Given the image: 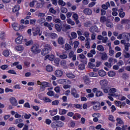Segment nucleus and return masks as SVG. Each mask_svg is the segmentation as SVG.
<instances>
[{"instance_id": "obj_1", "label": "nucleus", "mask_w": 130, "mask_h": 130, "mask_svg": "<svg viewBox=\"0 0 130 130\" xmlns=\"http://www.w3.org/2000/svg\"><path fill=\"white\" fill-rule=\"evenodd\" d=\"M37 85H39V86H40V89L42 92H43V91L45 90L46 88H48L49 87H50V84H49V83L45 81L41 82L39 80L37 81Z\"/></svg>"}, {"instance_id": "obj_2", "label": "nucleus", "mask_w": 130, "mask_h": 130, "mask_svg": "<svg viewBox=\"0 0 130 130\" xmlns=\"http://www.w3.org/2000/svg\"><path fill=\"white\" fill-rule=\"evenodd\" d=\"M30 51L32 53H34V54H37V53H40L41 50L39 49V45L38 44H34L31 47L30 49Z\"/></svg>"}, {"instance_id": "obj_3", "label": "nucleus", "mask_w": 130, "mask_h": 130, "mask_svg": "<svg viewBox=\"0 0 130 130\" xmlns=\"http://www.w3.org/2000/svg\"><path fill=\"white\" fill-rule=\"evenodd\" d=\"M51 49H52L51 46L47 45L46 47L43 49L41 51L42 55H46V54H48V53H49V52L51 51Z\"/></svg>"}, {"instance_id": "obj_4", "label": "nucleus", "mask_w": 130, "mask_h": 130, "mask_svg": "<svg viewBox=\"0 0 130 130\" xmlns=\"http://www.w3.org/2000/svg\"><path fill=\"white\" fill-rule=\"evenodd\" d=\"M117 91V89H116V88H112L109 90V95L110 96H112V97H118V94L115 93H116Z\"/></svg>"}, {"instance_id": "obj_5", "label": "nucleus", "mask_w": 130, "mask_h": 130, "mask_svg": "<svg viewBox=\"0 0 130 130\" xmlns=\"http://www.w3.org/2000/svg\"><path fill=\"white\" fill-rule=\"evenodd\" d=\"M102 89H105L108 86V81L106 79L101 80L100 82Z\"/></svg>"}, {"instance_id": "obj_6", "label": "nucleus", "mask_w": 130, "mask_h": 130, "mask_svg": "<svg viewBox=\"0 0 130 130\" xmlns=\"http://www.w3.org/2000/svg\"><path fill=\"white\" fill-rule=\"evenodd\" d=\"M32 31L33 36H37V35L41 36V33H40V28H39V27H36V28H34L32 29Z\"/></svg>"}, {"instance_id": "obj_7", "label": "nucleus", "mask_w": 130, "mask_h": 130, "mask_svg": "<svg viewBox=\"0 0 130 130\" xmlns=\"http://www.w3.org/2000/svg\"><path fill=\"white\" fill-rule=\"evenodd\" d=\"M60 27L64 32H67L68 30H70L71 29V25H67V24H60Z\"/></svg>"}, {"instance_id": "obj_8", "label": "nucleus", "mask_w": 130, "mask_h": 130, "mask_svg": "<svg viewBox=\"0 0 130 130\" xmlns=\"http://www.w3.org/2000/svg\"><path fill=\"white\" fill-rule=\"evenodd\" d=\"M93 104H94L93 106V110L94 111H97L98 110H99L100 109V108L99 106H100V103L98 102H92Z\"/></svg>"}, {"instance_id": "obj_9", "label": "nucleus", "mask_w": 130, "mask_h": 130, "mask_svg": "<svg viewBox=\"0 0 130 130\" xmlns=\"http://www.w3.org/2000/svg\"><path fill=\"white\" fill-rule=\"evenodd\" d=\"M9 101L10 103H11L12 105H13V106H17V105H18V102L17 101V99L14 97L11 98L9 99Z\"/></svg>"}, {"instance_id": "obj_10", "label": "nucleus", "mask_w": 130, "mask_h": 130, "mask_svg": "<svg viewBox=\"0 0 130 130\" xmlns=\"http://www.w3.org/2000/svg\"><path fill=\"white\" fill-rule=\"evenodd\" d=\"M69 58H72V60H76L77 59V55L75 54V52H74V51H71L69 53Z\"/></svg>"}, {"instance_id": "obj_11", "label": "nucleus", "mask_w": 130, "mask_h": 130, "mask_svg": "<svg viewBox=\"0 0 130 130\" xmlns=\"http://www.w3.org/2000/svg\"><path fill=\"white\" fill-rule=\"evenodd\" d=\"M23 38L22 35H19L18 37L15 39V42L17 44H21L23 42Z\"/></svg>"}, {"instance_id": "obj_12", "label": "nucleus", "mask_w": 130, "mask_h": 130, "mask_svg": "<svg viewBox=\"0 0 130 130\" xmlns=\"http://www.w3.org/2000/svg\"><path fill=\"white\" fill-rule=\"evenodd\" d=\"M71 95L74 97V98L78 99L79 97V94L77 92V90L75 88H72L71 89Z\"/></svg>"}, {"instance_id": "obj_13", "label": "nucleus", "mask_w": 130, "mask_h": 130, "mask_svg": "<svg viewBox=\"0 0 130 130\" xmlns=\"http://www.w3.org/2000/svg\"><path fill=\"white\" fill-rule=\"evenodd\" d=\"M55 76L58 78H60L63 75V72L60 70H57L55 71Z\"/></svg>"}, {"instance_id": "obj_14", "label": "nucleus", "mask_w": 130, "mask_h": 130, "mask_svg": "<svg viewBox=\"0 0 130 130\" xmlns=\"http://www.w3.org/2000/svg\"><path fill=\"white\" fill-rule=\"evenodd\" d=\"M83 13L85 15H87V16H91L92 15V10L90 8H85L83 10Z\"/></svg>"}, {"instance_id": "obj_15", "label": "nucleus", "mask_w": 130, "mask_h": 130, "mask_svg": "<svg viewBox=\"0 0 130 130\" xmlns=\"http://www.w3.org/2000/svg\"><path fill=\"white\" fill-rule=\"evenodd\" d=\"M56 55L60 57L61 59H66V58H68V54L66 53H62L60 54L59 53H56Z\"/></svg>"}, {"instance_id": "obj_16", "label": "nucleus", "mask_w": 130, "mask_h": 130, "mask_svg": "<svg viewBox=\"0 0 130 130\" xmlns=\"http://www.w3.org/2000/svg\"><path fill=\"white\" fill-rule=\"evenodd\" d=\"M70 81L66 79H59L57 80L58 84H61V85H66L67 83H69Z\"/></svg>"}, {"instance_id": "obj_17", "label": "nucleus", "mask_w": 130, "mask_h": 130, "mask_svg": "<svg viewBox=\"0 0 130 130\" xmlns=\"http://www.w3.org/2000/svg\"><path fill=\"white\" fill-rule=\"evenodd\" d=\"M83 81L84 82V84L86 85L87 86H88V85L90 84V83H91V81H90V79H89V77L88 76H85L83 77Z\"/></svg>"}, {"instance_id": "obj_18", "label": "nucleus", "mask_w": 130, "mask_h": 130, "mask_svg": "<svg viewBox=\"0 0 130 130\" xmlns=\"http://www.w3.org/2000/svg\"><path fill=\"white\" fill-rule=\"evenodd\" d=\"M90 32L91 33H94V32H99V29H98V27L96 26H91L89 29Z\"/></svg>"}, {"instance_id": "obj_19", "label": "nucleus", "mask_w": 130, "mask_h": 130, "mask_svg": "<svg viewBox=\"0 0 130 130\" xmlns=\"http://www.w3.org/2000/svg\"><path fill=\"white\" fill-rule=\"evenodd\" d=\"M90 41H91L90 38H86L85 39V47L86 48H87V49H89L91 47L90 46Z\"/></svg>"}, {"instance_id": "obj_20", "label": "nucleus", "mask_w": 130, "mask_h": 130, "mask_svg": "<svg viewBox=\"0 0 130 130\" xmlns=\"http://www.w3.org/2000/svg\"><path fill=\"white\" fill-rule=\"evenodd\" d=\"M101 57L103 60H107L108 58V56H107V54L106 52L101 53Z\"/></svg>"}, {"instance_id": "obj_21", "label": "nucleus", "mask_w": 130, "mask_h": 130, "mask_svg": "<svg viewBox=\"0 0 130 130\" xmlns=\"http://www.w3.org/2000/svg\"><path fill=\"white\" fill-rule=\"evenodd\" d=\"M78 56L79 57V58L80 59H84V61H83V63H87L88 62V60L87 59V58H86V56H85L83 54H80Z\"/></svg>"}, {"instance_id": "obj_22", "label": "nucleus", "mask_w": 130, "mask_h": 130, "mask_svg": "<svg viewBox=\"0 0 130 130\" xmlns=\"http://www.w3.org/2000/svg\"><path fill=\"white\" fill-rule=\"evenodd\" d=\"M66 76L69 79H75L76 75L73 74L72 72H68L66 73Z\"/></svg>"}, {"instance_id": "obj_23", "label": "nucleus", "mask_w": 130, "mask_h": 130, "mask_svg": "<svg viewBox=\"0 0 130 130\" xmlns=\"http://www.w3.org/2000/svg\"><path fill=\"white\" fill-rule=\"evenodd\" d=\"M35 15L39 17V18H44L45 17V13H42L39 11H37Z\"/></svg>"}, {"instance_id": "obj_24", "label": "nucleus", "mask_w": 130, "mask_h": 130, "mask_svg": "<svg viewBox=\"0 0 130 130\" xmlns=\"http://www.w3.org/2000/svg\"><path fill=\"white\" fill-rule=\"evenodd\" d=\"M110 7V3L109 2H106L105 4L102 5V8L103 10H108V8Z\"/></svg>"}, {"instance_id": "obj_25", "label": "nucleus", "mask_w": 130, "mask_h": 130, "mask_svg": "<svg viewBox=\"0 0 130 130\" xmlns=\"http://www.w3.org/2000/svg\"><path fill=\"white\" fill-rule=\"evenodd\" d=\"M59 110V114L60 115H64V114H67V113L68 112V110L64 109H58Z\"/></svg>"}, {"instance_id": "obj_26", "label": "nucleus", "mask_w": 130, "mask_h": 130, "mask_svg": "<svg viewBox=\"0 0 130 130\" xmlns=\"http://www.w3.org/2000/svg\"><path fill=\"white\" fill-rule=\"evenodd\" d=\"M46 59H49V60L52 61L53 59H54V55H47L45 57V60H46Z\"/></svg>"}, {"instance_id": "obj_27", "label": "nucleus", "mask_w": 130, "mask_h": 130, "mask_svg": "<svg viewBox=\"0 0 130 130\" xmlns=\"http://www.w3.org/2000/svg\"><path fill=\"white\" fill-rule=\"evenodd\" d=\"M12 27L13 28L14 30H15V31H19V30H20L19 24H18L17 23H13Z\"/></svg>"}, {"instance_id": "obj_28", "label": "nucleus", "mask_w": 130, "mask_h": 130, "mask_svg": "<svg viewBox=\"0 0 130 130\" xmlns=\"http://www.w3.org/2000/svg\"><path fill=\"white\" fill-rule=\"evenodd\" d=\"M98 74L100 77H105L106 76V72L103 70L99 71Z\"/></svg>"}, {"instance_id": "obj_29", "label": "nucleus", "mask_w": 130, "mask_h": 130, "mask_svg": "<svg viewBox=\"0 0 130 130\" xmlns=\"http://www.w3.org/2000/svg\"><path fill=\"white\" fill-rule=\"evenodd\" d=\"M2 54L5 57H9V56L10 55V51L9 50H4Z\"/></svg>"}, {"instance_id": "obj_30", "label": "nucleus", "mask_w": 130, "mask_h": 130, "mask_svg": "<svg viewBox=\"0 0 130 130\" xmlns=\"http://www.w3.org/2000/svg\"><path fill=\"white\" fill-rule=\"evenodd\" d=\"M123 39H126L127 41H129V38L128 36V33L124 32L122 34Z\"/></svg>"}, {"instance_id": "obj_31", "label": "nucleus", "mask_w": 130, "mask_h": 130, "mask_svg": "<svg viewBox=\"0 0 130 130\" xmlns=\"http://www.w3.org/2000/svg\"><path fill=\"white\" fill-rule=\"evenodd\" d=\"M46 21L45 18H40L38 19V22L42 26L45 23Z\"/></svg>"}, {"instance_id": "obj_32", "label": "nucleus", "mask_w": 130, "mask_h": 130, "mask_svg": "<svg viewBox=\"0 0 130 130\" xmlns=\"http://www.w3.org/2000/svg\"><path fill=\"white\" fill-rule=\"evenodd\" d=\"M96 49L99 50V51H101L102 52H103L104 51V47L101 45H99L97 46Z\"/></svg>"}, {"instance_id": "obj_33", "label": "nucleus", "mask_w": 130, "mask_h": 130, "mask_svg": "<svg viewBox=\"0 0 130 130\" xmlns=\"http://www.w3.org/2000/svg\"><path fill=\"white\" fill-rule=\"evenodd\" d=\"M58 43L60 45H62V44H64V40H63V38L59 37L58 39Z\"/></svg>"}, {"instance_id": "obj_34", "label": "nucleus", "mask_w": 130, "mask_h": 130, "mask_svg": "<svg viewBox=\"0 0 130 130\" xmlns=\"http://www.w3.org/2000/svg\"><path fill=\"white\" fill-rule=\"evenodd\" d=\"M49 112L50 113V115H51V116H53L54 115H55V114H57V109H54L53 110H50Z\"/></svg>"}, {"instance_id": "obj_35", "label": "nucleus", "mask_w": 130, "mask_h": 130, "mask_svg": "<svg viewBox=\"0 0 130 130\" xmlns=\"http://www.w3.org/2000/svg\"><path fill=\"white\" fill-rule=\"evenodd\" d=\"M20 10V5L15 6L12 9V12L14 13H16V12H18Z\"/></svg>"}, {"instance_id": "obj_36", "label": "nucleus", "mask_w": 130, "mask_h": 130, "mask_svg": "<svg viewBox=\"0 0 130 130\" xmlns=\"http://www.w3.org/2000/svg\"><path fill=\"white\" fill-rule=\"evenodd\" d=\"M16 49L17 51H23L24 50V47L22 45H19L16 47Z\"/></svg>"}, {"instance_id": "obj_37", "label": "nucleus", "mask_w": 130, "mask_h": 130, "mask_svg": "<svg viewBox=\"0 0 130 130\" xmlns=\"http://www.w3.org/2000/svg\"><path fill=\"white\" fill-rule=\"evenodd\" d=\"M68 24H70L72 26H75V21L72 20L70 18L67 19Z\"/></svg>"}, {"instance_id": "obj_38", "label": "nucleus", "mask_w": 130, "mask_h": 130, "mask_svg": "<svg viewBox=\"0 0 130 130\" xmlns=\"http://www.w3.org/2000/svg\"><path fill=\"white\" fill-rule=\"evenodd\" d=\"M89 76L93 78H97L98 74L94 72H90L89 73Z\"/></svg>"}, {"instance_id": "obj_39", "label": "nucleus", "mask_w": 130, "mask_h": 130, "mask_svg": "<svg viewBox=\"0 0 130 130\" xmlns=\"http://www.w3.org/2000/svg\"><path fill=\"white\" fill-rule=\"evenodd\" d=\"M46 70L47 72H52L53 71V68L50 65H48L46 67Z\"/></svg>"}, {"instance_id": "obj_40", "label": "nucleus", "mask_w": 130, "mask_h": 130, "mask_svg": "<svg viewBox=\"0 0 130 130\" xmlns=\"http://www.w3.org/2000/svg\"><path fill=\"white\" fill-rule=\"evenodd\" d=\"M0 38L1 40H5L6 39V34H5V32L2 31L1 32Z\"/></svg>"}, {"instance_id": "obj_41", "label": "nucleus", "mask_w": 130, "mask_h": 130, "mask_svg": "<svg viewBox=\"0 0 130 130\" xmlns=\"http://www.w3.org/2000/svg\"><path fill=\"white\" fill-rule=\"evenodd\" d=\"M109 55L110 56H113L114 55V50L112 49V47H110L109 50Z\"/></svg>"}, {"instance_id": "obj_42", "label": "nucleus", "mask_w": 130, "mask_h": 130, "mask_svg": "<svg viewBox=\"0 0 130 130\" xmlns=\"http://www.w3.org/2000/svg\"><path fill=\"white\" fill-rule=\"evenodd\" d=\"M72 49V46L69 44H66L64 46V50L66 51L70 50Z\"/></svg>"}, {"instance_id": "obj_43", "label": "nucleus", "mask_w": 130, "mask_h": 130, "mask_svg": "<svg viewBox=\"0 0 130 130\" xmlns=\"http://www.w3.org/2000/svg\"><path fill=\"white\" fill-rule=\"evenodd\" d=\"M56 123L57 124V127H61L64 124V123H63V122H62L61 121H57V122H56Z\"/></svg>"}, {"instance_id": "obj_44", "label": "nucleus", "mask_w": 130, "mask_h": 130, "mask_svg": "<svg viewBox=\"0 0 130 130\" xmlns=\"http://www.w3.org/2000/svg\"><path fill=\"white\" fill-rule=\"evenodd\" d=\"M58 5L59 6H61V7H64V6H66V5H67L66 2H64L62 0H59L58 2Z\"/></svg>"}, {"instance_id": "obj_45", "label": "nucleus", "mask_w": 130, "mask_h": 130, "mask_svg": "<svg viewBox=\"0 0 130 130\" xmlns=\"http://www.w3.org/2000/svg\"><path fill=\"white\" fill-rule=\"evenodd\" d=\"M106 25L107 27H108V28H113V23L111 22H107Z\"/></svg>"}, {"instance_id": "obj_46", "label": "nucleus", "mask_w": 130, "mask_h": 130, "mask_svg": "<svg viewBox=\"0 0 130 130\" xmlns=\"http://www.w3.org/2000/svg\"><path fill=\"white\" fill-rule=\"evenodd\" d=\"M95 96L96 97H101V96H103V92H102V91H101L99 90L96 91Z\"/></svg>"}, {"instance_id": "obj_47", "label": "nucleus", "mask_w": 130, "mask_h": 130, "mask_svg": "<svg viewBox=\"0 0 130 130\" xmlns=\"http://www.w3.org/2000/svg\"><path fill=\"white\" fill-rule=\"evenodd\" d=\"M124 57L125 58H129V57H130V54L129 53H127L126 51H123V53Z\"/></svg>"}, {"instance_id": "obj_48", "label": "nucleus", "mask_w": 130, "mask_h": 130, "mask_svg": "<svg viewBox=\"0 0 130 130\" xmlns=\"http://www.w3.org/2000/svg\"><path fill=\"white\" fill-rule=\"evenodd\" d=\"M43 100L46 103H49L50 102H51V100H50V99L47 97L43 98Z\"/></svg>"}, {"instance_id": "obj_49", "label": "nucleus", "mask_w": 130, "mask_h": 130, "mask_svg": "<svg viewBox=\"0 0 130 130\" xmlns=\"http://www.w3.org/2000/svg\"><path fill=\"white\" fill-rule=\"evenodd\" d=\"M108 75L109 77H114L115 76V72L114 71H109Z\"/></svg>"}, {"instance_id": "obj_50", "label": "nucleus", "mask_w": 130, "mask_h": 130, "mask_svg": "<svg viewBox=\"0 0 130 130\" xmlns=\"http://www.w3.org/2000/svg\"><path fill=\"white\" fill-rule=\"evenodd\" d=\"M74 48H78V46L80 45V42L78 41H75L73 43Z\"/></svg>"}, {"instance_id": "obj_51", "label": "nucleus", "mask_w": 130, "mask_h": 130, "mask_svg": "<svg viewBox=\"0 0 130 130\" xmlns=\"http://www.w3.org/2000/svg\"><path fill=\"white\" fill-rule=\"evenodd\" d=\"M47 95L50 97H52V96H54V92L53 91L50 90L47 93Z\"/></svg>"}, {"instance_id": "obj_52", "label": "nucleus", "mask_w": 130, "mask_h": 130, "mask_svg": "<svg viewBox=\"0 0 130 130\" xmlns=\"http://www.w3.org/2000/svg\"><path fill=\"white\" fill-rule=\"evenodd\" d=\"M88 67L89 68V69H94V68H95V64H94L91 62H88Z\"/></svg>"}, {"instance_id": "obj_53", "label": "nucleus", "mask_w": 130, "mask_h": 130, "mask_svg": "<svg viewBox=\"0 0 130 130\" xmlns=\"http://www.w3.org/2000/svg\"><path fill=\"white\" fill-rule=\"evenodd\" d=\"M71 37H72L73 39H76L77 37H78V36L77 35V33L75 32H72L71 34Z\"/></svg>"}, {"instance_id": "obj_54", "label": "nucleus", "mask_w": 130, "mask_h": 130, "mask_svg": "<svg viewBox=\"0 0 130 130\" xmlns=\"http://www.w3.org/2000/svg\"><path fill=\"white\" fill-rule=\"evenodd\" d=\"M55 28L58 32H60V31L61 30V29L60 28V26H59V25L58 24H55Z\"/></svg>"}, {"instance_id": "obj_55", "label": "nucleus", "mask_w": 130, "mask_h": 130, "mask_svg": "<svg viewBox=\"0 0 130 130\" xmlns=\"http://www.w3.org/2000/svg\"><path fill=\"white\" fill-rule=\"evenodd\" d=\"M55 92L56 93H60V87L59 86H56L54 89Z\"/></svg>"}, {"instance_id": "obj_56", "label": "nucleus", "mask_w": 130, "mask_h": 130, "mask_svg": "<svg viewBox=\"0 0 130 130\" xmlns=\"http://www.w3.org/2000/svg\"><path fill=\"white\" fill-rule=\"evenodd\" d=\"M50 37L52 39H55L57 37V35L55 33H51Z\"/></svg>"}, {"instance_id": "obj_57", "label": "nucleus", "mask_w": 130, "mask_h": 130, "mask_svg": "<svg viewBox=\"0 0 130 130\" xmlns=\"http://www.w3.org/2000/svg\"><path fill=\"white\" fill-rule=\"evenodd\" d=\"M109 120L110 121H112L113 122H114L115 121V120H114V117L112 116V115H110L108 117Z\"/></svg>"}, {"instance_id": "obj_58", "label": "nucleus", "mask_w": 130, "mask_h": 130, "mask_svg": "<svg viewBox=\"0 0 130 130\" xmlns=\"http://www.w3.org/2000/svg\"><path fill=\"white\" fill-rule=\"evenodd\" d=\"M72 17L74 18V20L79 19V16L78 15V14H77V13H73V15Z\"/></svg>"}, {"instance_id": "obj_59", "label": "nucleus", "mask_w": 130, "mask_h": 130, "mask_svg": "<svg viewBox=\"0 0 130 130\" xmlns=\"http://www.w3.org/2000/svg\"><path fill=\"white\" fill-rule=\"evenodd\" d=\"M8 74H12V75H17V72L14 70H10L8 71Z\"/></svg>"}, {"instance_id": "obj_60", "label": "nucleus", "mask_w": 130, "mask_h": 130, "mask_svg": "<svg viewBox=\"0 0 130 130\" xmlns=\"http://www.w3.org/2000/svg\"><path fill=\"white\" fill-rule=\"evenodd\" d=\"M60 11L61 13H63V14H66L68 12V9L66 8L62 7L60 9Z\"/></svg>"}, {"instance_id": "obj_61", "label": "nucleus", "mask_w": 130, "mask_h": 130, "mask_svg": "<svg viewBox=\"0 0 130 130\" xmlns=\"http://www.w3.org/2000/svg\"><path fill=\"white\" fill-rule=\"evenodd\" d=\"M51 127H52V128H57V124H56V122H53L51 124Z\"/></svg>"}, {"instance_id": "obj_62", "label": "nucleus", "mask_w": 130, "mask_h": 130, "mask_svg": "<svg viewBox=\"0 0 130 130\" xmlns=\"http://www.w3.org/2000/svg\"><path fill=\"white\" fill-rule=\"evenodd\" d=\"M100 22H101V23H104V22H106V17L105 16H101L100 18Z\"/></svg>"}, {"instance_id": "obj_63", "label": "nucleus", "mask_w": 130, "mask_h": 130, "mask_svg": "<svg viewBox=\"0 0 130 130\" xmlns=\"http://www.w3.org/2000/svg\"><path fill=\"white\" fill-rule=\"evenodd\" d=\"M59 104V101L55 100L52 102V105H58Z\"/></svg>"}, {"instance_id": "obj_64", "label": "nucleus", "mask_w": 130, "mask_h": 130, "mask_svg": "<svg viewBox=\"0 0 130 130\" xmlns=\"http://www.w3.org/2000/svg\"><path fill=\"white\" fill-rule=\"evenodd\" d=\"M78 68L79 69V70H85V64H80L78 66Z\"/></svg>"}]
</instances>
